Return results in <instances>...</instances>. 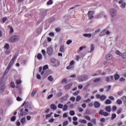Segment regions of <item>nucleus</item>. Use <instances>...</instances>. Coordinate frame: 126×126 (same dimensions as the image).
Wrapping results in <instances>:
<instances>
[{
	"label": "nucleus",
	"instance_id": "obj_52",
	"mask_svg": "<svg viewBox=\"0 0 126 126\" xmlns=\"http://www.w3.org/2000/svg\"><path fill=\"white\" fill-rule=\"evenodd\" d=\"M63 105L62 104H59L58 105V107L59 109H63Z\"/></svg>",
	"mask_w": 126,
	"mask_h": 126
},
{
	"label": "nucleus",
	"instance_id": "obj_64",
	"mask_svg": "<svg viewBox=\"0 0 126 126\" xmlns=\"http://www.w3.org/2000/svg\"><path fill=\"white\" fill-rule=\"evenodd\" d=\"M85 119H86V120H87L88 121H90V120H91V118H90V117H89V116H85Z\"/></svg>",
	"mask_w": 126,
	"mask_h": 126
},
{
	"label": "nucleus",
	"instance_id": "obj_53",
	"mask_svg": "<svg viewBox=\"0 0 126 126\" xmlns=\"http://www.w3.org/2000/svg\"><path fill=\"white\" fill-rule=\"evenodd\" d=\"M91 122L92 123L94 124V125H96V119H93L91 120Z\"/></svg>",
	"mask_w": 126,
	"mask_h": 126
},
{
	"label": "nucleus",
	"instance_id": "obj_35",
	"mask_svg": "<svg viewBox=\"0 0 126 126\" xmlns=\"http://www.w3.org/2000/svg\"><path fill=\"white\" fill-rule=\"evenodd\" d=\"M105 34H106V30H104L103 31H102L100 33V36H104V35H105Z\"/></svg>",
	"mask_w": 126,
	"mask_h": 126
},
{
	"label": "nucleus",
	"instance_id": "obj_30",
	"mask_svg": "<svg viewBox=\"0 0 126 126\" xmlns=\"http://www.w3.org/2000/svg\"><path fill=\"white\" fill-rule=\"evenodd\" d=\"M117 104L118 105H121L123 103V101L121 99H118L116 101Z\"/></svg>",
	"mask_w": 126,
	"mask_h": 126
},
{
	"label": "nucleus",
	"instance_id": "obj_24",
	"mask_svg": "<svg viewBox=\"0 0 126 126\" xmlns=\"http://www.w3.org/2000/svg\"><path fill=\"white\" fill-rule=\"evenodd\" d=\"M105 104L106 105H110V104H112V101L110 99H107L105 101Z\"/></svg>",
	"mask_w": 126,
	"mask_h": 126
},
{
	"label": "nucleus",
	"instance_id": "obj_49",
	"mask_svg": "<svg viewBox=\"0 0 126 126\" xmlns=\"http://www.w3.org/2000/svg\"><path fill=\"white\" fill-rule=\"evenodd\" d=\"M70 101L72 102H74L75 101V97L74 96H72L70 98Z\"/></svg>",
	"mask_w": 126,
	"mask_h": 126
},
{
	"label": "nucleus",
	"instance_id": "obj_38",
	"mask_svg": "<svg viewBox=\"0 0 126 126\" xmlns=\"http://www.w3.org/2000/svg\"><path fill=\"white\" fill-rule=\"evenodd\" d=\"M47 4L48 5L53 4V0H49V1L47 2Z\"/></svg>",
	"mask_w": 126,
	"mask_h": 126
},
{
	"label": "nucleus",
	"instance_id": "obj_11",
	"mask_svg": "<svg viewBox=\"0 0 126 126\" xmlns=\"http://www.w3.org/2000/svg\"><path fill=\"white\" fill-rule=\"evenodd\" d=\"M112 59H113V56H112V54H108L106 56V59L107 61H110V60H112Z\"/></svg>",
	"mask_w": 126,
	"mask_h": 126
},
{
	"label": "nucleus",
	"instance_id": "obj_29",
	"mask_svg": "<svg viewBox=\"0 0 126 126\" xmlns=\"http://www.w3.org/2000/svg\"><path fill=\"white\" fill-rule=\"evenodd\" d=\"M106 111L107 112H108L109 113H110V112H111V107L110 106H107L106 107Z\"/></svg>",
	"mask_w": 126,
	"mask_h": 126
},
{
	"label": "nucleus",
	"instance_id": "obj_40",
	"mask_svg": "<svg viewBox=\"0 0 126 126\" xmlns=\"http://www.w3.org/2000/svg\"><path fill=\"white\" fill-rule=\"evenodd\" d=\"M116 117H117V115H116V114H113L112 115L111 120H114L116 119Z\"/></svg>",
	"mask_w": 126,
	"mask_h": 126
},
{
	"label": "nucleus",
	"instance_id": "obj_50",
	"mask_svg": "<svg viewBox=\"0 0 126 126\" xmlns=\"http://www.w3.org/2000/svg\"><path fill=\"white\" fill-rule=\"evenodd\" d=\"M48 68H49L48 65H45L43 67V70H46V69H48Z\"/></svg>",
	"mask_w": 126,
	"mask_h": 126
},
{
	"label": "nucleus",
	"instance_id": "obj_51",
	"mask_svg": "<svg viewBox=\"0 0 126 126\" xmlns=\"http://www.w3.org/2000/svg\"><path fill=\"white\" fill-rule=\"evenodd\" d=\"M67 125H68V121H65L63 123V126H67Z\"/></svg>",
	"mask_w": 126,
	"mask_h": 126
},
{
	"label": "nucleus",
	"instance_id": "obj_16",
	"mask_svg": "<svg viewBox=\"0 0 126 126\" xmlns=\"http://www.w3.org/2000/svg\"><path fill=\"white\" fill-rule=\"evenodd\" d=\"M21 112L20 113L21 117H24V116H26V115L27 114L26 112H23V109H21Z\"/></svg>",
	"mask_w": 126,
	"mask_h": 126
},
{
	"label": "nucleus",
	"instance_id": "obj_12",
	"mask_svg": "<svg viewBox=\"0 0 126 126\" xmlns=\"http://www.w3.org/2000/svg\"><path fill=\"white\" fill-rule=\"evenodd\" d=\"M10 68H11V67H9V66H7L6 69H5L4 73V75H5L6 74H7V73H8V71H9V70H10Z\"/></svg>",
	"mask_w": 126,
	"mask_h": 126
},
{
	"label": "nucleus",
	"instance_id": "obj_32",
	"mask_svg": "<svg viewBox=\"0 0 126 126\" xmlns=\"http://www.w3.org/2000/svg\"><path fill=\"white\" fill-rule=\"evenodd\" d=\"M10 87H12V88H15V85L14 84V83L13 82H11L10 85Z\"/></svg>",
	"mask_w": 126,
	"mask_h": 126
},
{
	"label": "nucleus",
	"instance_id": "obj_7",
	"mask_svg": "<svg viewBox=\"0 0 126 126\" xmlns=\"http://www.w3.org/2000/svg\"><path fill=\"white\" fill-rule=\"evenodd\" d=\"M99 115H101V116H104V117H107V116H109V113L106 112H104V110H100L99 112Z\"/></svg>",
	"mask_w": 126,
	"mask_h": 126
},
{
	"label": "nucleus",
	"instance_id": "obj_18",
	"mask_svg": "<svg viewBox=\"0 0 126 126\" xmlns=\"http://www.w3.org/2000/svg\"><path fill=\"white\" fill-rule=\"evenodd\" d=\"M79 123H80V124H87V121H86V120H84V119H80L79 120Z\"/></svg>",
	"mask_w": 126,
	"mask_h": 126
},
{
	"label": "nucleus",
	"instance_id": "obj_6",
	"mask_svg": "<svg viewBox=\"0 0 126 126\" xmlns=\"http://www.w3.org/2000/svg\"><path fill=\"white\" fill-rule=\"evenodd\" d=\"M47 53L49 56H52L54 54V50L52 47H49L47 49Z\"/></svg>",
	"mask_w": 126,
	"mask_h": 126
},
{
	"label": "nucleus",
	"instance_id": "obj_21",
	"mask_svg": "<svg viewBox=\"0 0 126 126\" xmlns=\"http://www.w3.org/2000/svg\"><path fill=\"white\" fill-rule=\"evenodd\" d=\"M36 93H37V90H33L31 93V97H34Z\"/></svg>",
	"mask_w": 126,
	"mask_h": 126
},
{
	"label": "nucleus",
	"instance_id": "obj_3",
	"mask_svg": "<svg viewBox=\"0 0 126 126\" xmlns=\"http://www.w3.org/2000/svg\"><path fill=\"white\" fill-rule=\"evenodd\" d=\"M78 79L80 82H82V81H85V80H87V79H88V76L87 75L80 76L78 78Z\"/></svg>",
	"mask_w": 126,
	"mask_h": 126
},
{
	"label": "nucleus",
	"instance_id": "obj_56",
	"mask_svg": "<svg viewBox=\"0 0 126 126\" xmlns=\"http://www.w3.org/2000/svg\"><path fill=\"white\" fill-rule=\"evenodd\" d=\"M111 86H108L107 87V89H106V92H108V91H110L111 90Z\"/></svg>",
	"mask_w": 126,
	"mask_h": 126
},
{
	"label": "nucleus",
	"instance_id": "obj_13",
	"mask_svg": "<svg viewBox=\"0 0 126 126\" xmlns=\"http://www.w3.org/2000/svg\"><path fill=\"white\" fill-rule=\"evenodd\" d=\"M71 86H72V83H70V84L65 86L64 88L67 90H68V89H70V88H71Z\"/></svg>",
	"mask_w": 126,
	"mask_h": 126
},
{
	"label": "nucleus",
	"instance_id": "obj_17",
	"mask_svg": "<svg viewBox=\"0 0 126 126\" xmlns=\"http://www.w3.org/2000/svg\"><path fill=\"white\" fill-rule=\"evenodd\" d=\"M8 28L10 29V32L9 33L10 34H11L12 33H13V28H12V27H11L10 25L8 26Z\"/></svg>",
	"mask_w": 126,
	"mask_h": 126
},
{
	"label": "nucleus",
	"instance_id": "obj_41",
	"mask_svg": "<svg viewBox=\"0 0 126 126\" xmlns=\"http://www.w3.org/2000/svg\"><path fill=\"white\" fill-rule=\"evenodd\" d=\"M70 116H74L75 115V112L73 110H71L70 111Z\"/></svg>",
	"mask_w": 126,
	"mask_h": 126
},
{
	"label": "nucleus",
	"instance_id": "obj_36",
	"mask_svg": "<svg viewBox=\"0 0 126 126\" xmlns=\"http://www.w3.org/2000/svg\"><path fill=\"white\" fill-rule=\"evenodd\" d=\"M112 112H116L117 111V106H113L112 108Z\"/></svg>",
	"mask_w": 126,
	"mask_h": 126
},
{
	"label": "nucleus",
	"instance_id": "obj_26",
	"mask_svg": "<svg viewBox=\"0 0 126 126\" xmlns=\"http://www.w3.org/2000/svg\"><path fill=\"white\" fill-rule=\"evenodd\" d=\"M114 78L115 80H118V79H119V78H120V75L118 74H116L114 75Z\"/></svg>",
	"mask_w": 126,
	"mask_h": 126
},
{
	"label": "nucleus",
	"instance_id": "obj_60",
	"mask_svg": "<svg viewBox=\"0 0 126 126\" xmlns=\"http://www.w3.org/2000/svg\"><path fill=\"white\" fill-rule=\"evenodd\" d=\"M6 20H7V17H4V18H3L2 19V21L3 23L5 22V21H6Z\"/></svg>",
	"mask_w": 126,
	"mask_h": 126
},
{
	"label": "nucleus",
	"instance_id": "obj_14",
	"mask_svg": "<svg viewBox=\"0 0 126 126\" xmlns=\"http://www.w3.org/2000/svg\"><path fill=\"white\" fill-rule=\"evenodd\" d=\"M94 108H99L100 106V104L98 101H95L94 103Z\"/></svg>",
	"mask_w": 126,
	"mask_h": 126
},
{
	"label": "nucleus",
	"instance_id": "obj_22",
	"mask_svg": "<svg viewBox=\"0 0 126 126\" xmlns=\"http://www.w3.org/2000/svg\"><path fill=\"white\" fill-rule=\"evenodd\" d=\"M83 36H84V37H88V38H90V37L92 36V34H91V33H84Z\"/></svg>",
	"mask_w": 126,
	"mask_h": 126
},
{
	"label": "nucleus",
	"instance_id": "obj_10",
	"mask_svg": "<svg viewBox=\"0 0 126 126\" xmlns=\"http://www.w3.org/2000/svg\"><path fill=\"white\" fill-rule=\"evenodd\" d=\"M119 3L120 4H122L121 6V7H122V8H125V6H126V2H124V0H120Z\"/></svg>",
	"mask_w": 126,
	"mask_h": 126
},
{
	"label": "nucleus",
	"instance_id": "obj_55",
	"mask_svg": "<svg viewBox=\"0 0 126 126\" xmlns=\"http://www.w3.org/2000/svg\"><path fill=\"white\" fill-rule=\"evenodd\" d=\"M91 101V99L90 98H88V99H86L85 100H84V103H88Z\"/></svg>",
	"mask_w": 126,
	"mask_h": 126
},
{
	"label": "nucleus",
	"instance_id": "obj_39",
	"mask_svg": "<svg viewBox=\"0 0 126 126\" xmlns=\"http://www.w3.org/2000/svg\"><path fill=\"white\" fill-rule=\"evenodd\" d=\"M4 48L8 50V49H9V44H8V43H6L4 46Z\"/></svg>",
	"mask_w": 126,
	"mask_h": 126
},
{
	"label": "nucleus",
	"instance_id": "obj_45",
	"mask_svg": "<svg viewBox=\"0 0 126 126\" xmlns=\"http://www.w3.org/2000/svg\"><path fill=\"white\" fill-rule=\"evenodd\" d=\"M94 49H95V47H94V45L92 44L91 47V52H93V51H94Z\"/></svg>",
	"mask_w": 126,
	"mask_h": 126
},
{
	"label": "nucleus",
	"instance_id": "obj_31",
	"mask_svg": "<svg viewBox=\"0 0 126 126\" xmlns=\"http://www.w3.org/2000/svg\"><path fill=\"white\" fill-rule=\"evenodd\" d=\"M115 53L116 54V55H118V56H122V53H121V52H120V51L119 50H116L115 52Z\"/></svg>",
	"mask_w": 126,
	"mask_h": 126
},
{
	"label": "nucleus",
	"instance_id": "obj_1",
	"mask_svg": "<svg viewBox=\"0 0 126 126\" xmlns=\"http://www.w3.org/2000/svg\"><path fill=\"white\" fill-rule=\"evenodd\" d=\"M19 40V36L17 35H14L12 37H11L9 39V42H11L12 43H13L14 42H17V41Z\"/></svg>",
	"mask_w": 126,
	"mask_h": 126
},
{
	"label": "nucleus",
	"instance_id": "obj_47",
	"mask_svg": "<svg viewBox=\"0 0 126 126\" xmlns=\"http://www.w3.org/2000/svg\"><path fill=\"white\" fill-rule=\"evenodd\" d=\"M121 57L123 59H126V53H124L121 55Z\"/></svg>",
	"mask_w": 126,
	"mask_h": 126
},
{
	"label": "nucleus",
	"instance_id": "obj_19",
	"mask_svg": "<svg viewBox=\"0 0 126 126\" xmlns=\"http://www.w3.org/2000/svg\"><path fill=\"white\" fill-rule=\"evenodd\" d=\"M50 108L51 109H52V110H57V106L54 104L51 105Z\"/></svg>",
	"mask_w": 126,
	"mask_h": 126
},
{
	"label": "nucleus",
	"instance_id": "obj_63",
	"mask_svg": "<svg viewBox=\"0 0 126 126\" xmlns=\"http://www.w3.org/2000/svg\"><path fill=\"white\" fill-rule=\"evenodd\" d=\"M17 100L19 102L20 101H22V98H21L20 97L18 96L17 97Z\"/></svg>",
	"mask_w": 126,
	"mask_h": 126
},
{
	"label": "nucleus",
	"instance_id": "obj_61",
	"mask_svg": "<svg viewBox=\"0 0 126 126\" xmlns=\"http://www.w3.org/2000/svg\"><path fill=\"white\" fill-rule=\"evenodd\" d=\"M41 53L43 55V56H46V51H45V50H42Z\"/></svg>",
	"mask_w": 126,
	"mask_h": 126
},
{
	"label": "nucleus",
	"instance_id": "obj_58",
	"mask_svg": "<svg viewBox=\"0 0 126 126\" xmlns=\"http://www.w3.org/2000/svg\"><path fill=\"white\" fill-rule=\"evenodd\" d=\"M71 43H72V40H68L66 42L67 45H69V44H71Z\"/></svg>",
	"mask_w": 126,
	"mask_h": 126
},
{
	"label": "nucleus",
	"instance_id": "obj_33",
	"mask_svg": "<svg viewBox=\"0 0 126 126\" xmlns=\"http://www.w3.org/2000/svg\"><path fill=\"white\" fill-rule=\"evenodd\" d=\"M76 101L78 102L81 100V96L80 95H78L76 97Z\"/></svg>",
	"mask_w": 126,
	"mask_h": 126
},
{
	"label": "nucleus",
	"instance_id": "obj_25",
	"mask_svg": "<svg viewBox=\"0 0 126 126\" xmlns=\"http://www.w3.org/2000/svg\"><path fill=\"white\" fill-rule=\"evenodd\" d=\"M51 62L52 63H56L57 62V60H56V59L52 58L51 59Z\"/></svg>",
	"mask_w": 126,
	"mask_h": 126
},
{
	"label": "nucleus",
	"instance_id": "obj_59",
	"mask_svg": "<svg viewBox=\"0 0 126 126\" xmlns=\"http://www.w3.org/2000/svg\"><path fill=\"white\" fill-rule=\"evenodd\" d=\"M120 82H123L124 81H126V79L124 78L123 77H122L120 79Z\"/></svg>",
	"mask_w": 126,
	"mask_h": 126
},
{
	"label": "nucleus",
	"instance_id": "obj_8",
	"mask_svg": "<svg viewBox=\"0 0 126 126\" xmlns=\"http://www.w3.org/2000/svg\"><path fill=\"white\" fill-rule=\"evenodd\" d=\"M94 14V12L92 11H89L88 13V15L89 17V19L91 20L94 17L93 15Z\"/></svg>",
	"mask_w": 126,
	"mask_h": 126
},
{
	"label": "nucleus",
	"instance_id": "obj_42",
	"mask_svg": "<svg viewBox=\"0 0 126 126\" xmlns=\"http://www.w3.org/2000/svg\"><path fill=\"white\" fill-rule=\"evenodd\" d=\"M101 81V78H98L94 80V82H99Z\"/></svg>",
	"mask_w": 126,
	"mask_h": 126
},
{
	"label": "nucleus",
	"instance_id": "obj_43",
	"mask_svg": "<svg viewBox=\"0 0 126 126\" xmlns=\"http://www.w3.org/2000/svg\"><path fill=\"white\" fill-rule=\"evenodd\" d=\"M15 120H16V116H13L11 118V122H15Z\"/></svg>",
	"mask_w": 126,
	"mask_h": 126
},
{
	"label": "nucleus",
	"instance_id": "obj_27",
	"mask_svg": "<svg viewBox=\"0 0 126 126\" xmlns=\"http://www.w3.org/2000/svg\"><path fill=\"white\" fill-rule=\"evenodd\" d=\"M122 112H123V108H120V109H119L117 111V114H118V115L121 114V113H122Z\"/></svg>",
	"mask_w": 126,
	"mask_h": 126
},
{
	"label": "nucleus",
	"instance_id": "obj_4",
	"mask_svg": "<svg viewBox=\"0 0 126 126\" xmlns=\"http://www.w3.org/2000/svg\"><path fill=\"white\" fill-rule=\"evenodd\" d=\"M17 58V55H15L14 57L11 59L9 64L8 65V66L11 67V66H12V65H13V63H14V62H15V60H16Z\"/></svg>",
	"mask_w": 126,
	"mask_h": 126
},
{
	"label": "nucleus",
	"instance_id": "obj_48",
	"mask_svg": "<svg viewBox=\"0 0 126 126\" xmlns=\"http://www.w3.org/2000/svg\"><path fill=\"white\" fill-rule=\"evenodd\" d=\"M21 80H17L16 81V83L17 85H19V84H21Z\"/></svg>",
	"mask_w": 126,
	"mask_h": 126
},
{
	"label": "nucleus",
	"instance_id": "obj_20",
	"mask_svg": "<svg viewBox=\"0 0 126 126\" xmlns=\"http://www.w3.org/2000/svg\"><path fill=\"white\" fill-rule=\"evenodd\" d=\"M60 52L61 53H63L64 52V46L62 45L60 49Z\"/></svg>",
	"mask_w": 126,
	"mask_h": 126
},
{
	"label": "nucleus",
	"instance_id": "obj_2",
	"mask_svg": "<svg viewBox=\"0 0 126 126\" xmlns=\"http://www.w3.org/2000/svg\"><path fill=\"white\" fill-rule=\"evenodd\" d=\"M96 99H100V101H105L106 99L107 98V96L105 95H100L99 94H97L96 95Z\"/></svg>",
	"mask_w": 126,
	"mask_h": 126
},
{
	"label": "nucleus",
	"instance_id": "obj_46",
	"mask_svg": "<svg viewBox=\"0 0 126 126\" xmlns=\"http://www.w3.org/2000/svg\"><path fill=\"white\" fill-rule=\"evenodd\" d=\"M48 79L49 81H53L54 80V78L52 76H49Z\"/></svg>",
	"mask_w": 126,
	"mask_h": 126
},
{
	"label": "nucleus",
	"instance_id": "obj_23",
	"mask_svg": "<svg viewBox=\"0 0 126 126\" xmlns=\"http://www.w3.org/2000/svg\"><path fill=\"white\" fill-rule=\"evenodd\" d=\"M26 122V119L25 118V117H23L21 119V124L23 125Z\"/></svg>",
	"mask_w": 126,
	"mask_h": 126
},
{
	"label": "nucleus",
	"instance_id": "obj_37",
	"mask_svg": "<svg viewBox=\"0 0 126 126\" xmlns=\"http://www.w3.org/2000/svg\"><path fill=\"white\" fill-rule=\"evenodd\" d=\"M71 68H73V66H72L70 64L66 67V69H71Z\"/></svg>",
	"mask_w": 126,
	"mask_h": 126
},
{
	"label": "nucleus",
	"instance_id": "obj_15",
	"mask_svg": "<svg viewBox=\"0 0 126 126\" xmlns=\"http://www.w3.org/2000/svg\"><path fill=\"white\" fill-rule=\"evenodd\" d=\"M4 89H5V87L4 86V85H1L0 84V91L1 92H3L4 91Z\"/></svg>",
	"mask_w": 126,
	"mask_h": 126
},
{
	"label": "nucleus",
	"instance_id": "obj_57",
	"mask_svg": "<svg viewBox=\"0 0 126 126\" xmlns=\"http://www.w3.org/2000/svg\"><path fill=\"white\" fill-rule=\"evenodd\" d=\"M79 94V91H77L76 92L74 93L73 94L75 96H77V95H78Z\"/></svg>",
	"mask_w": 126,
	"mask_h": 126
},
{
	"label": "nucleus",
	"instance_id": "obj_54",
	"mask_svg": "<svg viewBox=\"0 0 126 126\" xmlns=\"http://www.w3.org/2000/svg\"><path fill=\"white\" fill-rule=\"evenodd\" d=\"M123 93H124V92L123 91L118 92V95H119V96H121V95H123Z\"/></svg>",
	"mask_w": 126,
	"mask_h": 126
},
{
	"label": "nucleus",
	"instance_id": "obj_5",
	"mask_svg": "<svg viewBox=\"0 0 126 126\" xmlns=\"http://www.w3.org/2000/svg\"><path fill=\"white\" fill-rule=\"evenodd\" d=\"M109 12L112 17H114V16H116V15H117V11L115 9H111Z\"/></svg>",
	"mask_w": 126,
	"mask_h": 126
},
{
	"label": "nucleus",
	"instance_id": "obj_44",
	"mask_svg": "<svg viewBox=\"0 0 126 126\" xmlns=\"http://www.w3.org/2000/svg\"><path fill=\"white\" fill-rule=\"evenodd\" d=\"M63 111H66L67 110V105L65 104L63 108Z\"/></svg>",
	"mask_w": 126,
	"mask_h": 126
},
{
	"label": "nucleus",
	"instance_id": "obj_9",
	"mask_svg": "<svg viewBox=\"0 0 126 126\" xmlns=\"http://www.w3.org/2000/svg\"><path fill=\"white\" fill-rule=\"evenodd\" d=\"M114 76H111L110 77H106L105 78V81L106 82H110V81L113 80Z\"/></svg>",
	"mask_w": 126,
	"mask_h": 126
},
{
	"label": "nucleus",
	"instance_id": "obj_62",
	"mask_svg": "<svg viewBox=\"0 0 126 126\" xmlns=\"http://www.w3.org/2000/svg\"><path fill=\"white\" fill-rule=\"evenodd\" d=\"M61 95H63V93L60 92L57 94V97H61Z\"/></svg>",
	"mask_w": 126,
	"mask_h": 126
},
{
	"label": "nucleus",
	"instance_id": "obj_28",
	"mask_svg": "<svg viewBox=\"0 0 126 126\" xmlns=\"http://www.w3.org/2000/svg\"><path fill=\"white\" fill-rule=\"evenodd\" d=\"M37 58L38 60H41V59H42V54H41V53H38L37 54Z\"/></svg>",
	"mask_w": 126,
	"mask_h": 126
},
{
	"label": "nucleus",
	"instance_id": "obj_34",
	"mask_svg": "<svg viewBox=\"0 0 126 126\" xmlns=\"http://www.w3.org/2000/svg\"><path fill=\"white\" fill-rule=\"evenodd\" d=\"M101 73V71H98L97 73H95L94 74L92 75V76H96V75H98V74H100Z\"/></svg>",
	"mask_w": 126,
	"mask_h": 126
}]
</instances>
